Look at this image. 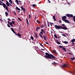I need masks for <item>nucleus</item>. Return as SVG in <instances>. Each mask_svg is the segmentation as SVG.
<instances>
[{
    "label": "nucleus",
    "instance_id": "nucleus-43",
    "mask_svg": "<svg viewBox=\"0 0 75 75\" xmlns=\"http://www.w3.org/2000/svg\"><path fill=\"white\" fill-rule=\"evenodd\" d=\"M59 47L60 48H62V47H63V46H61V45H59Z\"/></svg>",
    "mask_w": 75,
    "mask_h": 75
},
{
    "label": "nucleus",
    "instance_id": "nucleus-27",
    "mask_svg": "<svg viewBox=\"0 0 75 75\" xmlns=\"http://www.w3.org/2000/svg\"><path fill=\"white\" fill-rule=\"evenodd\" d=\"M16 2L17 3V4L19 5L18 1V0H16Z\"/></svg>",
    "mask_w": 75,
    "mask_h": 75
},
{
    "label": "nucleus",
    "instance_id": "nucleus-14",
    "mask_svg": "<svg viewBox=\"0 0 75 75\" xmlns=\"http://www.w3.org/2000/svg\"><path fill=\"white\" fill-rule=\"evenodd\" d=\"M6 9L7 11H8V13L9 12V11H8V6H6Z\"/></svg>",
    "mask_w": 75,
    "mask_h": 75
},
{
    "label": "nucleus",
    "instance_id": "nucleus-44",
    "mask_svg": "<svg viewBox=\"0 0 75 75\" xmlns=\"http://www.w3.org/2000/svg\"><path fill=\"white\" fill-rule=\"evenodd\" d=\"M72 45H73V46L74 45V42H72Z\"/></svg>",
    "mask_w": 75,
    "mask_h": 75
},
{
    "label": "nucleus",
    "instance_id": "nucleus-33",
    "mask_svg": "<svg viewBox=\"0 0 75 75\" xmlns=\"http://www.w3.org/2000/svg\"><path fill=\"white\" fill-rule=\"evenodd\" d=\"M71 59H72V60H74V59H75V58L74 57H72L71 58Z\"/></svg>",
    "mask_w": 75,
    "mask_h": 75
},
{
    "label": "nucleus",
    "instance_id": "nucleus-60",
    "mask_svg": "<svg viewBox=\"0 0 75 75\" xmlns=\"http://www.w3.org/2000/svg\"><path fill=\"white\" fill-rule=\"evenodd\" d=\"M0 21H3V20H2L1 19H0Z\"/></svg>",
    "mask_w": 75,
    "mask_h": 75
},
{
    "label": "nucleus",
    "instance_id": "nucleus-34",
    "mask_svg": "<svg viewBox=\"0 0 75 75\" xmlns=\"http://www.w3.org/2000/svg\"><path fill=\"white\" fill-rule=\"evenodd\" d=\"M11 31H13V32L14 31V29H13V28H11Z\"/></svg>",
    "mask_w": 75,
    "mask_h": 75
},
{
    "label": "nucleus",
    "instance_id": "nucleus-5",
    "mask_svg": "<svg viewBox=\"0 0 75 75\" xmlns=\"http://www.w3.org/2000/svg\"><path fill=\"white\" fill-rule=\"evenodd\" d=\"M0 5L1 6H3L4 8H5L6 7V6H6V4L4 3H2V4H1V3H0Z\"/></svg>",
    "mask_w": 75,
    "mask_h": 75
},
{
    "label": "nucleus",
    "instance_id": "nucleus-8",
    "mask_svg": "<svg viewBox=\"0 0 75 75\" xmlns=\"http://www.w3.org/2000/svg\"><path fill=\"white\" fill-rule=\"evenodd\" d=\"M67 66V65L65 64H64V65H62L60 67L61 68H63V67H66Z\"/></svg>",
    "mask_w": 75,
    "mask_h": 75
},
{
    "label": "nucleus",
    "instance_id": "nucleus-6",
    "mask_svg": "<svg viewBox=\"0 0 75 75\" xmlns=\"http://www.w3.org/2000/svg\"><path fill=\"white\" fill-rule=\"evenodd\" d=\"M67 17L65 16H64L62 17V20L64 21V20H65L67 19Z\"/></svg>",
    "mask_w": 75,
    "mask_h": 75
},
{
    "label": "nucleus",
    "instance_id": "nucleus-20",
    "mask_svg": "<svg viewBox=\"0 0 75 75\" xmlns=\"http://www.w3.org/2000/svg\"><path fill=\"white\" fill-rule=\"evenodd\" d=\"M53 52H54V53H55V54H57V52L56 51V50H53Z\"/></svg>",
    "mask_w": 75,
    "mask_h": 75
},
{
    "label": "nucleus",
    "instance_id": "nucleus-48",
    "mask_svg": "<svg viewBox=\"0 0 75 75\" xmlns=\"http://www.w3.org/2000/svg\"><path fill=\"white\" fill-rule=\"evenodd\" d=\"M18 19L19 20H20V21H21V19L19 18H18Z\"/></svg>",
    "mask_w": 75,
    "mask_h": 75
},
{
    "label": "nucleus",
    "instance_id": "nucleus-63",
    "mask_svg": "<svg viewBox=\"0 0 75 75\" xmlns=\"http://www.w3.org/2000/svg\"><path fill=\"white\" fill-rule=\"evenodd\" d=\"M23 12H24V13H25V11H23Z\"/></svg>",
    "mask_w": 75,
    "mask_h": 75
},
{
    "label": "nucleus",
    "instance_id": "nucleus-25",
    "mask_svg": "<svg viewBox=\"0 0 75 75\" xmlns=\"http://www.w3.org/2000/svg\"><path fill=\"white\" fill-rule=\"evenodd\" d=\"M62 49H63V50H64L65 51H67L66 48L65 47H62Z\"/></svg>",
    "mask_w": 75,
    "mask_h": 75
},
{
    "label": "nucleus",
    "instance_id": "nucleus-32",
    "mask_svg": "<svg viewBox=\"0 0 75 75\" xmlns=\"http://www.w3.org/2000/svg\"><path fill=\"white\" fill-rule=\"evenodd\" d=\"M18 36H19V37H21V35L19 33H18Z\"/></svg>",
    "mask_w": 75,
    "mask_h": 75
},
{
    "label": "nucleus",
    "instance_id": "nucleus-4",
    "mask_svg": "<svg viewBox=\"0 0 75 75\" xmlns=\"http://www.w3.org/2000/svg\"><path fill=\"white\" fill-rule=\"evenodd\" d=\"M6 4L7 6H8V7H10V6H11V7H13V5H12L10 3H9L7 1H6Z\"/></svg>",
    "mask_w": 75,
    "mask_h": 75
},
{
    "label": "nucleus",
    "instance_id": "nucleus-23",
    "mask_svg": "<svg viewBox=\"0 0 75 75\" xmlns=\"http://www.w3.org/2000/svg\"><path fill=\"white\" fill-rule=\"evenodd\" d=\"M75 39H73V40H71V42H75Z\"/></svg>",
    "mask_w": 75,
    "mask_h": 75
},
{
    "label": "nucleus",
    "instance_id": "nucleus-29",
    "mask_svg": "<svg viewBox=\"0 0 75 75\" xmlns=\"http://www.w3.org/2000/svg\"><path fill=\"white\" fill-rule=\"evenodd\" d=\"M57 43L58 44H61V43H60L58 41H57Z\"/></svg>",
    "mask_w": 75,
    "mask_h": 75
},
{
    "label": "nucleus",
    "instance_id": "nucleus-38",
    "mask_svg": "<svg viewBox=\"0 0 75 75\" xmlns=\"http://www.w3.org/2000/svg\"><path fill=\"white\" fill-rule=\"evenodd\" d=\"M40 34H42V35L43 34V33L42 32L40 31Z\"/></svg>",
    "mask_w": 75,
    "mask_h": 75
},
{
    "label": "nucleus",
    "instance_id": "nucleus-57",
    "mask_svg": "<svg viewBox=\"0 0 75 75\" xmlns=\"http://www.w3.org/2000/svg\"><path fill=\"white\" fill-rule=\"evenodd\" d=\"M41 50H42L43 51H45V49H41Z\"/></svg>",
    "mask_w": 75,
    "mask_h": 75
},
{
    "label": "nucleus",
    "instance_id": "nucleus-7",
    "mask_svg": "<svg viewBox=\"0 0 75 75\" xmlns=\"http://www.w3.org/2000/svg\"><path fill=\"white\" fill-rule=\"evenodd\" d=\"M64 22L67 23H68L69 24H70V22L69 21L67 20V19L64 20Z\"/></svg>",
    "mask_w": 75,
    "mask_h": 75
},
{
    "label": "nucleus",
    "instance_id": "nucleus-52",
    "mask_svg": "<svg viewBox=\"0 0 75 75\" xmlns=\"http://www.w3.org/2000/svg\"><path fill=\"white\" fill-rule=\"evenodd\" d=\"M48 24H47V25L48 27H50V24H49V23H48Z\"/></svg>",
    "mask_w": 75,
    "mask_h": 75
},
{
    "label": "nucleus",
    "instance_id": "nucleus-49",
    "mask_svg": "<svg viewBox=\"0 0 75 75\" xmlns=\"http://www.w3.org/2000/svg\"><path fill=\"white\" fill-rule=\"evenodd\" d=\"M69 54H70V55H72V53H70V52H69Z\"/></svg>",
    "mask_w": 75,
    "mask_h": 75
},
{
    "label": "nucleus",
    "instance_id": "nucleus-42",
    "mask_svg": "<svg viewBox=\"0 0 75 75\" xmlns=\"http://www.w3.org/2000/svg\"><path fill=\"white\" fill-rule=\"evenodd\" d=\"M62 35H63V36H64V37H66V35H65L64 34H62Z\"/></svg>",
    "mask_w": 75,
    "mask_h": 75
},
{
    "label": "nucleus",
    "instance_id": "nucleus-55",
    "mask_svg": "<svg viewBox=\"0 0 75 75\" xmlns=\"http://www.w3.org/2000/svg\"><path fill=\"white\" fill-rule=\"evenodd\" d=\"M69 73H70V74H72V72L71 71H69Z\"/></svg>",
    "mask_w": 75,
    "mask_h": 75
},
{
    "label": "nucleus",
    "instance_id": "nucleus-37",
    "mask_svg": "<svg viewBox=\"0 0 75 75\" xmlns=\"http://www.w3.org/2000/svg\"><path fill=\"white\" fill-rule=\"evenodd\" d=\"M50 25H51V26H52V24H53V23H50Z\"/></svg>",
    "mask_w": 75,
    "mask_h": 75
},
{
    "label": "nucleus",
    "instance_id": "nucleus-28",
    "mask_svg": "<svg viewBox=\"0 0 75 75\" xmlns=\"http://www.w3.org/2000/svg\"><path fill=\"white\" fill-rule=\"evenodd\" d=\"M5 13L6 14V16H7V15H8V13L7 12H5Z\"/></svg>",
    "mask_w": 75,
    "mask_h": 75
},
{
    "label": "nucleus",
    "instance_id": "nucleus-16",
    "mask_svg": "<svg viewBox=\"0 0 75 75\" xmlns=\"http://www.w3.org/2000/svg\"><path fill=\"white\" fill-rule=\"evenodd\" d=\"M43 37H44V38L45 40H47V36H46L44 35Z\"/></svg>",
    "mask_w": 75,
    "mask_h": 75
},
{
    "label": "nucleus",
    "instance_id": "nucleus-13",
    "mask_svg": "<svg viewBox=\"0 0 75 75\" xmlns=\"http://www.w3.org/2000/svg\"><path fill=\"white\" fill-rule=\"evenodd\" d=\"M62 42H63V43H64V44H68V42L66 41H62Z\"/></svg>",
    "mask_w": 75,
    "mask_h": 75
},
{
    "label": "nucleus",
    "instance_id": "nucleus-36",
    "mask_svg": "<svg viewBox=\"0 0 75 75\" xmlns=\"http://www.w3.org/2000/svg\"><path fill=\"white\" fill-rule=\"evenodd\" d=\"M40 45H41V47H42L44 48L45 49V47H44V46H43V45H42L41 44Z\"/></svg>",
    "mask_w": 75,
    "mask_h": 75
},
{
    "label": "nucleus",
    "instance_id": "nucleus-50",
    "mask_svg": "<svg viewBox=\"0 0 75 75\" xmlns=\"http://www.w3.org/2000/svg\"><path fill=\"white\" fill-rule=\"evenodd\" d=\"M7 26L8 27H10V26L9 25H8V24H7Z\"/></svg>",
    "mask_w": 75,
    "mask_h": 75
},
{
    "label": "nucleus",
    "instance_id": "nucleus-10",
    "mask_svg": "<svg viewBox=\"0 0 75 75\" xmlns=\"http://www.w3.org/2000/svg\"><path fill=\"white\" fill-rule=\"evenodd\" d=\"M40 27H37V28H36V31H38V29H40Z\"/></svg>",
    "mask_w": 75,
    "mask_h": 75
},
{
    "label": "nucleus",
    "instance_id": "nucleus-3",
    "mask_svg": "<svg viewBox=\"0 0 75 75\" xmlns=\"http://www.w3.org/2000/svg\"><path fill=\"white\" fill-rule=\"evenodd\" d=\"M65 16H67V17H71V18H73L74 17V16L72 14H69L68 13L66 14Z\"/></svg>",
    "mask_w": 75,
    "mask_h": 75
},
{
    "label": "nucleus",
    "instance_id": "nucleus-64",
    "mask_svg": "<svg viewBox=\"0 0 75 75\" xmlns=\"http://www.w3.org/2000/svg\"><path fill=\"white\" fill-rule=\"evenodd\" d=\"M19 2H20V3H21V1H19Z\"/></svg>",
    "mask_w": 75,
    "mask_h": 75
},
{
    "label": "nucleus",
    "instance_id": "nucleus-17",
    "mask_svg": "<svg viewBox=\"0 0 75 75\" xmlns=\"http://www.w3.org/2000/svg\"><path fill=\"white\" fill-rule=\"evenodd\" d=\"M16 10H19V11H20L21 10H20V9L18 8L17 7H16Z\"/></svg>",
    "mask_w": 75,
    "mask_h": 75
},
{
    "label": "nucleus",
    "instance_id": "nucleus-19",
    "mask_svg": "<svg viewBox=\"0 0 75 75\" xmlns=\"http://www.w3.org/2000/svg\"><path fill=\"white\" fill-rule=\"evenodd\" d=\"M13 23H12V22H10V24H9V25H11V27H13Z\"/></svg>",
    "mask_w": 75,
    "mask_h": 75
},
{
    "label": "nucleus",
    "instance_id": "nucleus-59",
    "mask_svg": "<svg viewBox=\"0 0 75 75\" xmlns=\"http://www.w3.org/2000/svg\"><path fill=\"white\" fill-rule=\"evenodd\" d=\"M45 43L47 44H49V43L47 42H45Z\"/></svg>",
    "mask_w": 75,
    "mask_h": 75
},
{
    "label": "nucleus",
    "instance_id": "nucleus-22",
    "mask_svg": "<svg viewBox=\"0 0 75 75\" xmlns=\"http://www.w3.org/2000/svg\"><path fill=\"white\" fill-rule=\"evenodd\" d=\"M26 22L27 23V24L28 25H29V23H28V19H26Z\"/></svg>",
    "mask_w": 75,
    "mask_h": 75
},
{
    "label": "nucleus",
    "instance_id": "nucleus-18",
    "mask_svg": "<svg viewBox=\"0 0 75 75\" xmlns=\"http://www.w3.org/2000/svg\"><path fill=\"white\" fill-rule=\"evenodd\" d=\"M39 36H40V37H41V38H43V37H42V35H41V34L39 33Z\"/></svg>",
    "mask_w": 75,
    "mask_h": 75
},
{
    "label": "nucleus",
    "instance_id": "nucleus-35",
    "mask_svg": "<svg viewBox=\"0 0 75 75\" xmlns=\"http://www.w3.org/2000/svg\"><path fill=\"white\" fill-rule=\"evenodd\" d=\"M30 38H31V39H32V40H34V38L32 36H31L30 37Z\"/></svg>",
    "mask_w": 75,
    "mask_h": 75
},
{
    "label": "nucleus",
    "instance_id": "nucleus-40",
    "mask_svg": "<svg viewBox=\"0 0 75 75\" xmlns=\"http://www.w3.org/2000/svg\"><path fill=\"white\" fill-rule=\"evenodd\" d=\"M33 7H35V4H34L33 5Z\"/></svg>",
    "mask_w": 75,
    "mask_h": 75
},
{
    "label": "nucleus",
    "instance_id": "nucleus-61",
    "mask_svg": "<svg viewBox=\"0 0 75 75\" xmlns=\"http://www.w3.org/2000/svg\"><path fill=\"white\" fill-rule=\"evenodd\" d=\"M15 33V34L16 35V36L17 35V34L16 33Z\"/></svg>",
    "mask_w": 75,
    "mask_h": 75
},
{
    "label": "nucleus",
    "instance_id": "nucleus-46",
    "mask_svg": "<svg viewBox=\"0 0 75 75\" xmlns=\"http://www.w3.org/2000/svg\"><path fill=\"white\" fill-rule=\"evenodd\" d=\"M0 3H1V4H2V3H3V2H2L1 1V0H0Z\"/></svg>",
    "mask_w": 75,
    "mask_h": 75
},
{
    "label": "nucleus",
    "instance_id": "nucleus-41",
    "mask_svg": "<svg viewBox=\"0 0 75 75\" xmlns=\"http://www.w3.org/2000/svg\"><path fill=\"white\" fill-rule=\"evenodd\" d=\"M29 17L30 19V18H31V15L29 14Z\"/></svg>",
    "mask_w": 75,
    "mask_h": 75
},
{
    "label": "nucleus",
    "instance_id": "nucleus-9",
    "mask_svg": "<svg viewBox=\"0 0 75 75\" xmlns=\"http://www.w3.org/2000/svg\"><path fill=\"white\" fill-rule=\"evenodd\" d=\"M35 34L36 38H38V35H37V33H35Z\"/></svg>",
    "mask_w": 75,
    "mask_h": 75
},
{
    "label": "nucleus",
    "instance_id": "nucleus-47",
    "mask_svg": "<svg viewBox=\"0 0 75 75\" xmlns=\"http://www.w3.org/2000/svg\"><path fill=\"white\" fill-rule=\"evenodd\" d=\"M12 23H13V24H15L14 23H15V22H14V21H12Z\"/></svg>",
    "mask_w": 75,
    "mask_h": 75
},
{
    "label": "nucleus",
    "instance_id": "nucleus-26",
    "mask_svg": "<svg viewBox=\"0 0 75 75\" xmlns=\"http://www.w3.org/2000/svg\"><path fill=\"white\" fill-rule=\"evenodd\" d=\"M44 27V25H42L40 26V27L41 28H43Z\"/></svg>",
    "mask_w": 75,
    "mask_h": 75
},
{
    "label": "nucleus",
    "instance_id": "nucleus-31",
    "mask_svg": "<svg viewBox=\"0 0 75 75\" xmlns=\"http://www.w3.org/2000/svg\"><path fill=\"white\" fill-rule=\"evenodd\" d=\"M52 64H54L55 65H57V63L55 62H54L53 63H52Z\"/></svg>",
    "mask_w": 75,
    "mask_h": 75
},
{
    "label": "nucleus",
    "instance_id": "nucleus-1",
    "mask_svg": "<svg viewBox=\"0 0 75 75\" xmlns=\"http://www.w3.org/2000/svg\"><path fill=\"white\" fill-rule=\"evenodd\" d=\"M45 56L46 58H48L49 59H55V56H54L52 54H50L49 53L47 52H46L45 53Z\"/></svg>",
    "mask_w": 75,
    "mask_h": 75
},
{
    "label": "nucleus",
    "instance_id": "nucleus-12",
    "mask_svg": "<svg viewBox=\"0 0 75 75\" xmlns=\"http://www.w3.org/2000/svg\"><path fill=\"white\" fill-rule=\"evenodd\" d=\"M21 8L22 9V10H23V11L26 10V9L25 8H23V7L22 6H21Z\"/></svg>",
    "mask_w": 75,
    "mask_h": 75
},
{
    "label": "nucleus",
    "instance_id": "nucleus-24",
    "mask_svg": "<svg viewBox=\"0 0 75 75\" xmlns=\"http://www.w3.org/2000/svg\"><path fill=\"white\" fill-rule=\"evenodd\" d=\"M9 3L11 4H13V2H12V1H11V0H9Z\"/></svg>",
    "mask_w": 75,
    "mask_h": 75
},
{
    "label": "nucleus",
    "instance_id": "nucleus-62",
    "mask_svg": "<svg viewBox=\"0 0 75 75\" xmlns=\"http://www.w3.org/2000/svg\"><path fill=\"white\" fill-rule=\"evenodd\" d=\"M13 33H16V32H15V31H13Z\"/></svg>",
    "mask_w": 75,
    "mask_h": 75
},
{
    "label": "nucleus",
    "instance_id": "nucleus-45",
    "mask_svg": "<svg viewBox=\"0 0 75 75\" xmlns=\"http://www.w3.org/2000/svg\"><path fill=\"white\" fill-rule=\"evenodd\" d=\"M8 21H11V20H10V19L8 18Z\"/></svg>",
    "mask_w": 75,
    "mask_h": 75
},
{
    "label": "nucleus",
    "instance_id": "nucleus-21",
    "mask_svg": "<svg viewBox=\"0 0 75 75\" xmlns=\"http://www.w3.org/2000/svg\"><path fill=\"white\" fill-rule=\"evenodd\" d=\"M44 24L45 26L46 27V28H47V24H46V23L45 22V21L44 22Z\"/></svg>",
    "mask_w": 75,
    "mask_h": 75
},
{
    "label": "nucleus",
    "instance_id": "nucleus-15",
    "mask_svg": "<svg viewBox=\"0 0 75 75\" xmlns=\"http://www.w3.org/2000/svg\"><path fill=\"white\" fill-rule=\"evenodd\" d=\"M41 31L42 32H43V33H45V31H44V30H43V29H42L41 30Z\"/></svg>",
    "mask_w": 75,
    "mask_h": 75
},
{
    "label": "nucleus",
    "instance_id": "nucleus-53",
    "mask_svg": "<svg viewBox=\"0 0 75 75\" xmlns=\"http://www.w3.org/2000/svg\"><path fill=\"white\" fill-rule=\"evenodd\" d=\"M62 26H65V24H62Z\"/></svg>",
    "mask_w": 75,
    "mask_h": 75
},
{
    "label": "nucleus",
    "instance_id": "nucleus-54",
    "mask_svg": "<svg viewBox=\"0 0 75 75\" xmlns=\"http://www.w3.org/2000/svg\"><path fill=\"white\" fill-rule=\"evenodd\" d=\"M62 22V21H61V20H60L59 21V23H61Z\"/></svg>",
    "mask_w": 75,
    "mask_h": 75
},
{
    "label": "nucleus",
    "instance_id": "nucleus-58",
    "mask_svg": "<svg viewBox=\"0 0 75 75\" xmlns=\"http://www.w3.org/2000/svg\"><path fill=\"white\" fill-rule=\"evenodd\" d=\"M13 13L14 14H15V15H16V13H15V12H13Z\"/></svg>",
    "mask_w": 75,
    "mask_h": 75
},
{
    "label": "nucleus",
    "instance_id": "nucleus-39",
    "mask_svg": "<svg viewBox=\"0 0 75 75\" xmlns=\"http://www.w3.org/2000/svg\"><path fill=\"white\" fill-rule=\"evenodd\" d=\"M37 22H38V23H39V24H40V23H41V22L39 21H38V20L37 21Z\"/></svg>",
    "mask_w": 75,
    "mask_h": 75
},
{
    "label": "nucleus",
    "instance_id": "nucleus-56",
    "mask_svg": "<svg viewBox=\"0 0 75 75\" xmlns=\"http://www.w3.org/2000/svg\"><path fill=\"white\" fill-rule=\"evenodd\" d=\"M47 0L50 3H51V2L49 0Z\"/></svg>",
    "mask_w": 75,
    "mask_h": 75
},
{
    "label": "nucleus",
    "instance_id": "nucleus-51",
    "mask_svg": "<svg viewBox=\"0 0 75 75\" xmlns=\"http://www.w3.org/2000/svg\"><path fill=\"white\" fill-rule=\"evenodd\" d=\"M8 24H10V22H9V21H8Z\"/></svg>",
    "mask_w": 75,
    "mask_h": 75
},
{
    "label": "nucleus",
    "instance_id": "nucleus-30",
    "mask_svg": "<svg viewBox=\"0 0 75 75\" xmlns=\"http://www.w3.org/2000/svg\"><path fill=\"white\" fill-rule=\"evenodd\" d=\"M54 37H55L56 38H58V37H57V35H54Z\"/></svg>",
    "mask_w": 75,
    "mask_h": 75
},
{
    "label": "nucleus",
    "instance_id": "nucleus-2",
    "mask_svg": "<svg viewBox=\"0 0 75 75\" xmlns=\"http://www.w3.org/2000/svg\"><path fill=\"white\" fill-rule=\"evenodd\" d=\"M54 28H55L56 29H57V30H59L60 29H63L65 30H67V28L66 26H64L62 27L60 25H54Z\"/></svg>",
    "mask_w": 75,
    "mask_h": 75
},
{
    "label": "nucleus",
    "instance_id": "nucleus-11",
    "mask_svg": "<svg viewBox=\"0 0 75 75\" xmlns=\"http://www.w3.org/2000/svg\"><path fill=\"white\" fill-rule=\"evenodd\" d=\"M53 19H54V21H57V20H56V19L55 18V15H54L53 16Z\"/></svg>",
    "mask_w": 75,
    "mask_h": 75
}]
</instances>
